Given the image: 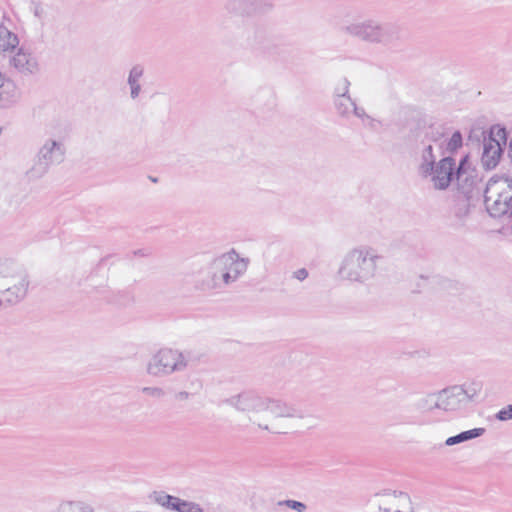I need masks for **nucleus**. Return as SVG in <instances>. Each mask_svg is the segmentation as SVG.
<instances>
[{
	"label": "nucleus",
	"mask_w": 512,
	"mask_h": 512,
	"mask_svg": "<svg viewBox=\"0 0 512 512\" xmlns=\"http://www.w3.org/2000/svg\"><path fill=\"white\" fill-rule=\"evenodd\" d=\"M377 250L368 245L350 249L342 258L338 276L349 283L365 285L375 279L379 262L383 260Z\"/></svg>",
	"instance_id": "f257e3e1"
},
{
	"label": "nucleus",
	"mask_w": 512,
	"mask_h": 512,
	"mask_svg": "<svg viewBox=\"0 0 512 512\" xmlns=\"http://www.w3.org/2000/svg\"><path fill=\"white\" fill-rule=\"evenodd\" d=\"M248 265L249 259L241 258L232 249L209 262L205 275L197 282L196 287L201 291L222 289L237 281L247 271Z\"/></svg>",
	"instance_id": "f03ea898"
},
{
	"label": "nucleus",
	"mask_w": 512,
	"mask_h": 512,
	"mask_svg": "<svg viewBox=\"0 0 512 512\" xmlns=\"http://www.w3.org/2000/svg\"><path fill=\"white\" fill-rule=\"evenodd\" d=\"M339 31L353 39L370 45L394 47L402 41V28L390 22L367 18L343 24Z\"/></svg>",
	"instance_id": "7ed1b4c3"
},
{
	"label": "nucleus",
	"mask_w": 512,
	"mask_h": 512,
	"mask_svg": "<svg viewBox=\"0 0 512 512\" xmlns=\"http://www.w3.org/2000/svg\"><path fill=\"white\" fill-rule=\"evenodd\" d=\"M198 360L191 351L161 348L147 361L146 373L152 377H167L185 371Z\"/></svg>",
	"instance_id": "20e7f679"
},
{
	"label": "nucleus",
	"mask_w": 512,
	"mask_h": 512,
	"mask_svg": "<svg viewBox=\"0 0 512 512\" xmlns=\"http://www.w3.org/2000/svg\"><path fill=\"white\" fill-rule=\"evenodd\" d=\"M8 273L0 276V307L6 308L23 300L27 294V273L11 260H0Z\"/></svg>",
	"instance_id": "39448f33"
},
{
	"label": "nucleus",
	"mask_w": 512,
	"mask_h": 512,
	"mask_svg": "<svg viewBox=\"0 0 512 512\" xmlns=\"http://www.w3.org/2000/svg\"><path fill=\"white\" fill-rule=\"evenodd\" d=\"M266 396L254 390H245L239 394L233 395L225 400V402L237 411L248 415L249 421L258 428L275 432L266 423L262 422V414L264 411Z\"/></svg>",
	"instance_id": "423d86ee"
},
{
	"label": "nucleus",
	"mask_w": 512,
	"mask_h": 512,
	"mask_svg": "<svg viewBox=\"0 0 512 512\" xmlns=\"http://www.w3.org/2000/svg\"><path fill=\"white\" fill-rule=\"evenodd\" d=\"M481 390L480 382L453 385L440 390L442 410L450 412L467 408L476 402Z\"/></svg>",
	"instance_id": "0eeeda50"
},
{
	"label": "nucleus",
	"mask_w": 512,
	"mask_h": 512,
	"mask_svg": "<svg viewBox=\"0 0 512 512\" xmlns=\"http://www.w3.org/2000/svg\"><path fill=\"white\" fill-rule=\"evenodd\" d=\"M65 146L62 142L48 139L40 148L36 161L29 170L31 178H41L45 175L50 166L60 164L64 160Z\"/></svg>",
	"instance_id": "6e6552de"
},
{
	"label": "nucleus",
	"mask_w": 512,
	"mask_h": 512,
	"mask_svg": "<svg viewBox=\"0 0 512 512\" xmlns=\"http://www.w3.org/2000/svg\"><path fill=\"white\" fill-rule=\"evenodd\" d=\"M506 142V129L500 125H493L488 132V136H484L483 139L481 163L486 170H491L497 166Z\"/></svg>",
	"instance_id": "1a4fd4ad"
},
{
	"label": "nucleus",
	"mask_w": 512,
	"mask_h": 512,
	"mask_svg": "<svg viewBox=\"0 0 512 512\" xmlns=\"http://www.w3.org/2000/svg\"><path fill=\"white\" fill-rule=\"evenodd\" d=\"M223 7L231 16L253 17L271 12L275 0H225Z\"/></svg>",
	"instance_id": "9d476101"
},
{
	"label": "nucleus",
	"mask_w": 512,
	"mask_h": 512,
	"mask_svg": "<svg viewBox=\"0 0 512 512\" xmlns=\"http://www.w3.org/2000/svg\"><path fill=\"white\" fill-rule=\"evenodd\" d=\"M302 412L292 404L281 399L266 396L262 422L270 426V423L278 418H302Z\"/></svg>",
	"instance_id": "9b49d317"
},
{
	"label": "nucleus",
	"mask_w": 512,
	"mask_h": 512,
	"mask_svg": "<svg viewBox=\"0 0 512 512\" xmlns=\"http://www.w3.org/2000/svg\"><path fill=\"white\" fill-rule=\"evenodd\" d=\"M431 181L437 190H446L453 180H456L455 159L451 156L443 157L434 165Z\"/></svg>",
	"instance_id": "f8f14e48"
},
{
	"label": "nucleus",
	"mask_w": 512,
	"mask_h": 512,
	"mask_svg": "<svg viewBox=\"0 0 512 512\" xmlns=\"http://www.w3.org/2000/svg\"><path fill=\"white\" fill-rule=\"evenodd\" d=\"M9 63L22 74H34L38 71L37 60L22 48L9 59Z\"/></svg>",
	"instance_id": "ddd939ff"
},
{
	"label": "nucleus",
	"mask_w": 512,
	"mask_h": 512,
	"mask_svg": "<svg viewBox=\"0 0 512 512\" xmlns=\"http://www.w3.org/2000/svg\"><path fill=\"white\" fill-rule=\"evenodd\" d=\"M384 497H387L389 499L390 498H399L400 501L403 500L405 503L408 504L407 511H402L400 509H396L394 512H415L411 497L406 492L391 490V489H384V490L374 494V498H384ZM378 507H379L380 512H393L389 507H387V505L383 504L381 501H379Z\"/></svg>",
	"instance_id": "4468645a"
},
{
	"label": "nucleus",
	"mask_w": 512,
	"mask_h": 512,
	"mask_svg": "<svg viewBox=\"0 0 512 512\" xmlns=\"http://www.w3.org/2000/svg\"><path fill=\"white\" fill-rule=\"evenodd\" d=\"M19 45L18 36L4 25H0V53H12Z\"/></svg>",
	"instance_id": "2eb2a0df"
},
{
	"label": "nucleus",
	"mask_w": 512,
	"mask_h": 512,
	"mask_svg": "<svg viewBox=\"0 0 512 512\" xmlns=\"http://www.w3.org/2000/svg\"><path fill=\"white\" fill-rule=\"evenodd\" d=\"M436 163L433 146L428 144L421 152V163L419 165L420 174L424 177L431 175Z\"/></svg>",
	"instance_id": "dca6fc26"
},
{
	"label": "nucleus",
	"mask_w": 512,
	"mask_h": 512,
	"mask_svg": "<svg viewBox=\"0 0 512 512\" xmlns=\"http://www.w3.org/2000/svg\"><path fill=\"white\" fill-rule=\"evenodd\" d=\"M144 69L141 65H135L131 68L127 83L130 87V97L136 99L141 92L140 79L143 76Z\"/></svg>",
	"instance_id": "f3484780"
},
{
	"label": "nucleus",
	"mask_w": 512,
	"mask_h": 512,
	"mask_svg": "<svg viewBox=\"0 0 512 512\" xmlns=\"http://www.w3.org/2000/svg\"><path fill=\"white\" fill-rule=\"evenodd\" d=\"M485 428H474L471 430L463 431L455 436L448 437L445 441V445L453 446L459 443H463L475 438L482 436L485 433Z\"/></svg>",
	"instance_id": "a211bd4d"
},
{
	"label": "nucleus",
	"mask_w": 512,
	"mask_h": 512,
	"mask_svg": "<svg viewBox=\"0 0 512 512\" xmlns=\"http://www.w3.org/2000/svg\"><path fill=\"white\" fill-rule=\"evenodd\" d=\"M57 512H94V508L85 501H64L58 506Z\"/></svg>",
	"instance_id": "6ab92c4d"
},
{
	"label": "nucleus",
	"mask_w": 512,
	"mask_h": 512,
	"mask_svg": "<svg viewBox=\"0 0 512 512\" xmlns=\"http://www.w3.org/2000/svg\"><path fill=\"white\" fill-rule=\"evenodd\" d=\"M333 103L338 116L345 119L351 116L355 104L351 97H334Z\"/></svg>",
	"instance_id": "aec40b11"
},
{
	"label": "nucleus",
	"mask_w": 512,
	"mask_h": 512,
	"mask_svg": "<svg viewBox=\"0 0 512 512\" xmlns=\"http://www.w3.org/2000/svg\"><path fill=\"white\" fill-rule=\"evenodd\" d=\"M15 102L12 85L0 74V109L7 108Z\"/></svg>",
	"instance_id": "412c9836"
},
{
	"label": "nucleus",
	"mask_w": 512,
	"mask_h": 512,
	"mask_svg": "<svg viewBox=\"0 0 512 512\" xmlns=\"http://www.w3.org/2000/svg\"><path fill=\"white\" fill-rule=\"evenodd\" d=\"M418 407L426 411H432L434 409L442 410L440 391L436 393H429L425 397L421 398L418 402Z\"/></svg>",
	"instance_id": "4be33fe9"
},
{
	"label": "nucleus",
	"mask_w": 512,
	"mask_h": 512,
	"mask_svg": "<svg viewBox=\"0 0 512 512\" xmlns=\"http://www.w3.org/2000/svg\"><path fill=\"white\" fill-rule=\"evenodd\" d=\"M170 509L178 512H203L199 504L195 502L185 501L178 497L173 498Z\"/></svg>",
	"instance_id": "5701e85b"
},
{
	"label": "nucleus",
	"mask_w": 512,
	"mask_h": 512,
	"mask_svg": "<svg viewBox=\"0 0 512 512\" xmlns=\"http://www.w3.org/2000/svg\"><path fill=\"white\" fill-rule=\"evenodd\" d=\"M469 156L465 155L461 158L458 166H455L456 181L458 186L464 189L468 182L467 171L469 168Z\"/></svg>",
	"instance_id": "b1692460"
},
{
	"label": "nucleus",
	"mask_w": 512,
	"mask_h": 512,
	"mask_svg": "<svg viewBox=\"0 0 512 512\" xmlns=\"http://www.w3.org/2000/svg\"><path fill=\"white\" fill-rule=\"evenodd\" d=\"M462 144H463L462 134L460 133V131H455L452 134L449 141L447 142L446 151H448L450 153H454L460 147H462Z\"/></svg>",
	"instance_id": "393cba45"
},
{
	"label": "nucleus",
	"mask_w": 512,
	"mask_h": 512,
	"mask_svg": "<svg viewBox=\"0 0 512 512\" xmlns=\"http://www.w3.org/2000/svg\"><path fill=\"white\" fill-rule=\"evenodd\" d=\"M350 81L347 78H343L340 83L335 87L334 97H350L349 88Z\"/></svg>",
	"instance_id": "a878e982"
},
{
	"label": "nucleus",
	"mask_w": 512,
	"mask_h": 512,
	"mask_svg": "<svg viewBox=\"0 0 512 512\" xmlns=\"http://www.w3.org/2000/svg\"><path fill=\"white\" fill-rule=\"evenodd\" d=\"M278 505L286 506V507L293 509L297 512H305L307 509L306 504H304L303 502L291 500V499L279 501Z\"/></svg>",
	"instance_id": "bb28decb"
},
{
	"label": "nucleus",
	"mask_w": 512,
	"mask_h": 512,
	"mask_svg": "<svg viewBox=\"0 0 512 512\" xmlns=\"http://www.w3.org/2000/svg\"><path fill=\"white\" fill-rule=\"evenodd\" d=\"M142 392L148 396L154 397V398H162L165 396V391L161 387L153 386V387H144L142 389Z\"/></svg>",
	"instance_id": "cd10ccee"
},
{
	"label": "nucleus",
	"mask_w": 512,
	"mask_h": 512,
	"mask_svg": "<svg viewBox=\"0 0 512 512\" xmlns=\"http://www.w3.org/2000/svg\"><path fill=\"white\" fill-rule=\"evenodd\" d=\"M379 501H381L383 504L385 505H390L392 507H396V508H405L407 507L408 508V504L405 503L403 500H399V498H387V497H384V498H378Z\"/></svg>",
	"instance_id": "c85d7f7f"
},
{
	"label": "nucleus",
	"mask_w": 512,
	"mask_h": 512,
	"mask_svg": "<svg viewBox=\"0 0 512 512\" xmlns=\"http://www.w3.org/2000/svg\"><path fill=\"white\" fill-rule=\"evenodd\" d=\"M444 137V133L438 129L432 127L429 128L425 133V138L431 142H438Z\"/></svg>",
	"instance_id": "c756f323"
},
{
	"label": "nucleus",
	"mask_w": 512,
	"mask_h": 512,
	"mask_svg": "<svg viewBox=\"0 0 512 512\" xmlns=\"http://www.w3.org/2000/svg\"><path fill=\"white\" fill-rule=\"evenodd\" d=\"M496 418L500 421H507L512 419V404L501 409L497 414Z\"/></svg>",
	"instance_id": "7c9ffc66"
},
{
	"label": "nucleus",
	"mask_w": 512,
	"mask_h": 512,
	"mask_svg": "<svg viewBox=\"0 0 512 512\" xmlns=\"http://www.w3.org/2000/svg\"><path fill=\"white\" fill-rule=\"evenodd\" d=\"M173 498H174V496L161 493V494H158L155 497V502L160 504V505H162V506H164V507L170 508L171 502L173 501Z\"/></svg>",
	"instance_id": "2f4dec72"
},
{
	"label": "nucleus",
	"mask_w": 512,
	"mask_h": 512,
	"mask_svg": "<svg viewBox=\"0 0 512 512\" xmlns=\"http://www.w3.org/2000/svg\"><path fill=\"white\" fill-rule=\"evenodd\" d=\"M308 275H309V273L306 268H300V269L296 270L295 272H293V278H295L299 281H304L308 277Z\"/></svg>",
	"instance_id": "473e14b6"
},
{
	"label": "nucleus",
	"mask_w": 512,
	"mask_h": 512,
	"mask_svg": "<svg viewBox=\"0 0 512 512\" xmlns=\"http://www.w3.org/2000/svg\"><path fill=\"white\" fill-rule=\"evenodd\" d=\"M352 114H354L356 117L361 118V119H363L365 117L368 118V115L366 114L364 108L358 107L356 105V103L354 104V106L352 108Z\"/></svg>",
	"instance_id": "72a5a7b5"
},
{
	"label": "nucleus",
	"mask_w": 512,
	"mask_h": 512,
	"mask_svg": "<svg viewBox=\"0 0 512 512\" xmlns=\"http://www.w3.org/2000/svg\"><path fill=\"white\" fill-rule=\"evenodd\" d=\"M191 394L188 391L182 390L175 394V399L179 401H185L187 400Z\"/></svg>",
	"instance_id": "f704fd0d"
},
{
	"label": "nucleus",
	"mask_w": 512,
	"mask_h": 512,
	"mask_svg": "<svg viewBox=\"0 0 512 512\" xmlns=\"http://www.w3.org/2000/svg\"><path fill=\"white\" fill-rule=\"evenodd\" d=\"M42 13H43V9H42L41 5L40 4H36L35 8H34V15L36 17L40 18Z\"/></svg>",
	"instance_id": "c9c22d12"
},
{
	"label": "nucleus",
	"mask_w": 512,
	"mask_h": 512,
	"mask_svg": "<svg viewBox=\"0 0 512 512\" xmlns=\"http://www.w3.org/2000/svg\"><path fill=\"white\" fill-rule=\"evenodd\" d=\"M5 273H8L7 267L4 264H0V276L4 275Z\"/></svg>",
	"instance_id": "e433bc0d"
},
{
	"label": "nucleus",
	"mask_w": 512,
	"mask_h": 512,
	"mask_svg": "<svg viewBox=\"0 0 512 512\" xmlns=\"http://www.w3.org/2000/svg\"><path fill=\"white\" fill-rule=\"evenodd\" d=\"M135 254H137V255H144V253L142 252V250H138L137 252H135Z\"/></svg>",
	"instance_id": "4c0bfd02"
}]
</instances>
